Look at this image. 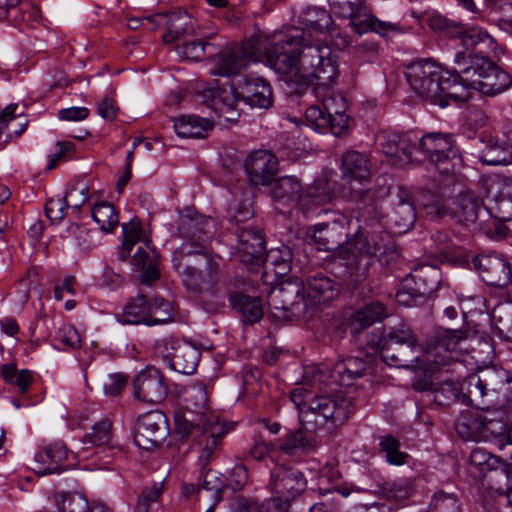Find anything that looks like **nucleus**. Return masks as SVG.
<instances>
[{
  "label": "nucleus",
  "mask_w": 512,
  "mask_h": 512,
  "mask_svg": "<svg viewBox=\"0 0 512 512\" xmlns=\"http://www.w3.org/2000/svg\"><path fill=\"white\" fill-rule=\"evenodd\" d=\"M276 73L289 75L298 82V93L315 85V93L329 89L339 75L337 56L331 48L301 29L274 34L267 45L260 38L247 39L241 44L217 53L215 75L231 76L240 73L250 62L261 59Z\"/></svg>",
  "instance_id": "obj_1"
},
{
  "label": "nucleus",
  "mask_w": 512,
  "mask_h": 512,
  "mask_svg": "<svg viewBox=\"0 0 512 512\" xmlns=\"http://www.w3.org/2000/svg\"><path fill=\"white\" fill-rule=\"evenodd\" d=\"M391 183L387 175H380L368 189H351L348 198L359 205L357 232L340 248L349 275V285L357 288L368 278L369 269L377 256L386 248L388 235L383 231L382 202L390 194Z\"/></svg>",
  "instance_id": "obj_2"
},
{
  "label": "nucleus",
  "mask_w": 512,
  "mask_h": 512,
  "mask_svg": "<svg viewBox=\"0 0 512 512\" xmlns=\"http://www.w3.org/2000/svg\"><path fill=\"white\" fill-rule=\"evenodd\" d=\"M338 286L327 274L310 273L305 282L285 281L274 287L268 295L271 315L281 321L310 318L318 306L338 294Z\"/></svg>",
  "instance_id": "obj_3"
},
{
  "label": "nucleus",
  "mask_w": 512,
  "mask_h": 512,
  "mask_svg": "<svg viewBox=\"0 0 512 512\" xmlns=\"http://www.w3.org/2000/svg\"><path fill=\"white\" fill-rule=\"evenodd\" d=\"M220 257L204 243L183 242L172 255L182 283L197 295H214L220 279Z\"/></svg>",
  "instance_id": "obj_4"
},
{
  "label": "nucleus",
  "mask_w": 512,
  "mask_h": 512,
  "mask_svg": "<svg viewBox=\"0 0 512 512\" xmlns=\"http://www.w3.org/2000/svg\"><path fill=\"white\" fill-rule=\"evenodd\" d=\"M419 204L431 220L450 216L465 226L478 225L480 229L490 232L492 213L471 190H465L459 194L452 210L447 199L430 191L421 194Z\"/></svg>",
  "instance_id": "obj_5"
},
{
  "label": "nucleus",
  "mask_w": 512,
  "mask_h": 512,
  "mask_svg": "<svg viewBox=\"0 0 512 512\" xmlns=\"http://www.w3.org/2000/svg\"><path fill=\"white\" fill-rule=\"evenodd\" d=\"M291 401L299 410V421L308 432H317L327 425L342 424L353 413L352 400L341 395L317 396L306 402L302 392H291Z\"/></svg>",
  "instance_id": "obj_6"
},
{
  "label": "nucleus",
  "mask_w": 512,
  "mask_h": 512,
  "mask_svg": "<svg viewBox=\"0 0 512 512\" xmlns=\"http://www.w3.org/2000/svg\"><path fill=\"white\" fill-rule=\"evenodd\" d=\"M269 187L274 201L285 205L295 204L306 216L318 207L329 204L333 197L332 189L325 179L316 180L303 189L299 178L287 175L275 178Z\"/></svg>",
  "instance_id": "obj_7"
},
{
  "label": "nucleus",
  "mask_w": 512,
  "mask_h": 512,
  "mask_svg": "<svg viewBox=\"0 0 512 512\" xmlns=\"http://www.w3.org/2000/svg\"><path fill=\"white\" fill-rule=\"evenodd\" d=\"M206 93L211 97L213 106L221 103L228 109H234L239 100L252 107L269 108L272 104V91L268 82L259 77L245 76L238 81L236 88H209Z\"/></svg>",
  "instance_id": "obj_8"
},
{
  "label": "nucleus",
  "mask_w": 512,
  "mask_h": 512,
  "mask_svg": "<svg viewBox=\"0 0 512 512\" xmlns=\"http://www.w3.org/2000/svg\"><path fill=\"white\" fill-rule=\"evenodd\" d=\"M173 317L174 309L169 301L159 296L148 298L142 293L131 298L123 311V323L127 324L154 326L168 323Z\"/></svg>",
  "instance_id": "obj_9"
},
{
  "label": "nucleus",
  "mask_w": 512,
  "mask_h": 512,
  "mask_svg": "<svg viewBox=\"0 0 512 512\" xmlns=\"http://www.w3.org/2000/svg\"><path fill=\"white\" fill-rule=\"evenodd\" d=\"M415 153H422L434 168L442 175H450L455 171L458 149L451 134L431 132L416 138Z\"/></svg>",
  "instance_id": "obj_10"
},
{
  "label": "nucleus",
  "mask_w": 512,
  "mask_h": 512,
  "mask_svg": "<svg viewBox=\"0 0 512 512\" xmlns=\"http://www.w3.org/2000/svg\"><path fill=\"white\" fill-rule=\"evenodd\" d=\"M428 26L434 31H441L451 37H459L463 47L468 50H475V53L466 55H479L495 49V40L483 29L473 27L464 29L460 22L446 18L441 14H433L428 18Z\"/></svg>",
  "instance_id": "obj_11"
},
{
  "label": "nucleus",
  "mask_w": 512,
  "mask_h": 512,
  "mask_svg": "<svg viewBox=\"0 0 512 512\" xmlns=\"http://www.w3.org/2000/svg\"><path fill=\"white\" fill-rule=\"evenodd\" d=\"M455 67L452 71H445L439 101L435 105L445 108L451 103L459 104L466 102L470 98V90L473 86L465 79L468 76H474L469 63V55L464 51H459L454 57Z\"/></svg>",
  "instance_id": "obj_12"
},
{
  "label": "nucleus",
  "mask_w": 512,
  "mask_h": 512,
  "mask_svg": "<svg viewBox=\"0 0 512 512\" xmlns=\"http://www.w3.org/2000/svg\"><path fill=\"white\" fill-rule=\"evenodd\" d=\"M176 432L183 438L197 440L201 447V458L210 461L215 450L218 449L226 430L219 422L218 416H210L204 422H196L195 418L176 420Z\"/></svg>",
  "instance_id": "obj_13"
},
{
  "label": "nucleus",
  "mask_w": 512,
  "mask_h": 512,
  "mask_svg": "<svg viewBox=\"0 0 512 512\" xmlns=\"http://www.w3.org/2000/svg\"><path fill=\"white\" fill-rule=\"evenodd\" d=\"M444 74L445 71L430 59L414 61L407 66L405 71L410 88L421 99L431 104L439 101Z\"/></svg>",
  "instance_id": "obj_14"
},
{
  "label": "nucleus",
  "mask_w": 512,
  "mask_h": 512,
  "mask_svg": "<svg viewBox=\"0 0 512 512\" xmlns=\"http://www.w3.org/2000/svg\"><path fill=\"white\" fill-rule=\"evenodd\" d=\"M307 481L297 469L277 466L271 471L268 489L276 496L271 498L273 509L288 512L290 502L306 489Z\"/></svg>",
  "instance_id": "obj_15"
},
{
  "label": "nucleus",
  "mask_w": 512,
  "mask_h": 512,
  "mask_svg": "<svg viewBox=\"0 0 512 512\" xmlns=\"http://www.w3.org/2000/svg\"><path fill=\"white\" fill-rule=\"evenodd\" d=\"M469 63L474 76H468L466 81L484 95L495 96L504 92L512 84V78L501 70L488 57L469 55Z\"/></svg>",
  "instance_id": "obj_16"
},
{
  "label": "nucleus",
  "mask_w": 512,
  "mask_h": 512,
  "mask_svg": "<svg viewBox=\"0 0 512 512\" xmlns=\"http://www.w3.org/2000/svg\"><path fill=\"white\" fill-rule=\"evenodd\" d=\"M441 272L433 265L416 267L402 282L397 293L399 303L410 305L418 298H425L436 291L440 285Z\"/></svg>",
  "instance_id": "obj_17"
},
{
  "label": "nucleus",
  "mask_w": 512,
  "mask_h": 512,
  "mask_svg": "<svg viewBox=\"0 0 512 512\" xmlns=\"http://www.w3.org/2000/svg\"><path fill=\"white\" fill-rule=\"evenodd\" d=\"M156 349L174 371L186 375L195 372L200 352L194 346L168 337L158 341Z\"/></svg>",
  "instance_id": "obj_18"
},
{
  "label": "nucleus",
  "mask_w": 512,
  "mask_h": 512,
  "mask_svg": "<svg viewBox=\"0 0 512 512\" xmlns=\"http://www.w3.org/2000/svg\"><path fill=\"white\" fill-rule=\"evenodd\" d=\"M168 434L169 426L165 414L151 411L137 419L134 440L138 447L151 450L159 446Z\"/></svg>",
  "instance_id": "obj_19"
},
{
  "label": "nucleus",
  "mask_w": 512,
  "mask_h": 512,
  "mask_svg": "<svg viewBox=\"0 0 512 512\" xmlns=\"http://www.w3.org/2000/svg\"><path fill=\"white\" fill-rule=\"evenodd\" d=\"M468 334L459 329L438 328L435 330L429 354L434 358L436 365L445 366L450 362L459 360L460 344L466 340Z\"/></svg>",
  "instance_id": "obj_20"
},
{
  "label": "nucleus",
  "mask_w": 512,
  "mask_h": 512,
  "mask_svg": "<svg viewBox=\"0 0 512 512\" xmlns=\"http://www.w3.org/2000/svg\"><path fill=\"white\" fill-rule=\"evenodd\" d=\"M473 263L488 285L506 287L512 283V267L503 255H480L474 258Z\"/></svg>",
  "instance_id": "obj_21"
},
{
  "label": "nucleus",
  "mask_w": 512,
  "mask_h": 512,
  "mask_svg": "<svg viewBox=\"0 0 512 512\" xmlns=\"http://www.w3.org/2000/svg\"><path fill=\"white\" fill-rule=\"evenodd\" d=\"M133 391L135 398L139 401L150 404L160 403L167 395L165 377L159 369L148 367L136 376Z\"/></svg>",
  "instance_id": "obj_22"
},
{
  "label": "nucleus",
  "mask_w": 512,
  "mask_h": 512,
  "mask_svg": "<svg viewBox=\"0 0 512 512\" xmlns=\"http://www.w3.org/2000/svg\"><path fill=\"white\" fill-rule=\"evenodd\" d=\"M478 159L484 165L498 166L512 163V140L487 133L478 137Z\"/></svg>",
  "instance_id": "obj_23"
},
{
  "label": "nucleus",
  "mask_w": 512,
  "mask_h": 512,
  "mask_svg": "<svg viewBox=\"0 0 512 512\" xmlns=\"http://www.w3.org/2000/svg\"><path fill=\"white\" fill-rule=\"evenodd\" d=\"M383 153L391 158L393 165L404 166L414 160L416 138L408 134L382 133L378 136Z\"/></svg>",
  "instance_id": "obj_24"
},
{
  "label": "nucleus",
  "mask_w": 512,
  "mask_h": 512,
  "mask_svg": "<svg viewBox=\"0 0 512 512\" xmlns=\"http://www.w3.org/2000/svg\"><path fill=\"white\" fill-rule=\"evenodd\" d=\"M245 166L251 185L269 187L278 171V158L269 151L261 150L251 154Z\"/></svg>",
  "instance_id": "obj_25"
},
{
  "label": "nucleus",
  "mask_w": 512,
  "mask_h": 512,
  "mask_svg": "<svg viewBox=\"0 0 512 512\" xmlns=\"http://www.w3.org/2000/svg\"><path fill=\"white\" fill-rule=\"evenodd\" d=\"M237 237L240 261L249 265L263 264L266 247L262 233L253 227H242Z\"/></svg>",
  "instance_id": "obj_26"
},
{
  "label": "nucleus",
  "mask_w": 512,
  "mask_h": 512,
  "mask_svg": "<svg viewBox=\"0 0 512 512\" xmlns=\"http://www.w3.org/2000/svg\"><path fill=\"white\" fill-rule=\"evenodd\" d=\"M397 202L387 215L386 224L394 234H403L409 231L416 221V210L409 192L400 190Z\"/></svg>",
  "instance_id": "obj_27"
},
{
  "label": "nucleus",
  "mask_w": 512,
  "mask_h": 512,
  "mask_svg": "<svg viewBox=\"0 0 512 512\" xmlns=\"http://www.w3.org/2000/svg\"><path fill=\"white\" fill-rule=\"evenodd\" d=\"M178 230L186 241L207 243L213 238L215 222L212 218L200 214H185L180 217Z\"/></svg>",
  "instance_id": "obj_28"
},
{
  "label": "nucleus",
  "mask_w": 512,
  "mask_h": 512,
  "mask_svg": "<svg viewBox=\"0 0 512 512\" xmlns=\"http://www.w3.org/2000/svg\"><path fill=\"white\" fill-rule=\"evenodd\" d=\"M165 20L167 33L164 34L165 43H172L182 37L194 33V19L184 10L173 11L169 14H157L147 16V21Z\"/></svg>",
  "instance_id": "obj_29"
},
{
  "label": "nucleus",
  "mask_w": 512,
  "mask_h": 512,
  "mask_svg": "<svg viewBox=\"0 0 512 512\" xmlns=\"http://www.w3.org/2000/svg\"><path fill=\"white\" fill-rule=\"evenodd\" d=\"M340 171L346 182L363 183L371 177V162L366 154L347 150L341 155Z\"/></svg>",
  "instance_id": "obj_30"
},
{
  "label": "nucleus",
  "mask_w": 512,
  "mask_h": 512,
  "mask_svg": "<svg viewBox=\"0 0 512 512\" xmlns=\"http://www.w3.org/2000/svg\"><path fill=\"white\" fill-rule=\"evenodd\" d=\"M67 456L65 445L61 442L54 443L36 453L32 470L40 476L60 473Z\"/></svg>",
  "instance_id": "obj_31"
},
{
  "label": "nucleus",
  "mask_w": 512,
  "mask_h": 512,
  "mask_svg": "<svg viewBox=\"0 0 512 512\" xmlns=\"http://www.w3.org/2000/svg\"><path fill=\"white\" fill-rule=\"evenodd\" d=\"M370 362L369 357L361 355L338 361L330 370V379L341 386H349L356 378L363 376Z\"/></svg>",
  "instance_id": "obj_32"
},
{
  "label": "nucleus",
  "mask_w": 512,
  "mask_h": 512,
  "mask_svg": "<svg viewBox=\"0 0 512 512\" xmlns=\"http://www.w3.org/2000/svg\"><path fill=\"white\" fill-rule=\"evenodd\" d=\"M380 355L382 360L388 365L397 368H409L419 362L420 354L423 348H415L399 345V342L392 344H381Z\"/></svg>",
  "instance_id": "obj_33"
},
{
  "label": "nucleus",
  "mask_w": 512,
  "mask_h": 512,
  "mask_svg": "<svg viewBox=\"0 0 512 512\" xmlns=\"http://www.w3.org/2000/svg\"><path fill=\"white\" fill-rule=\"evenodd\" d=\"M186 402L189 412L177 419L195 418L196 422H204L210 416H216L208 408V392L206 386L202 383L191 384L186 390Z\"/></svg>",
  "instance_id": "obj_34"
},
{
  "label": "nucleus",
  "mask_w": 512,
  "mask_h": 512,
  "mask_svg": "<svg viewBox=\"0 0 512 512\" xmlns=\"http://www.w3.org/2000/svg\"><path fill=\"white\" fill-rule=\"evenodd\" d=\"M470 463L479 467L481 472L488 471L485 477L490 480L508 479L512 474V467L500 458L491 455L483 449H474L470 454Z\"/></svg>",
  "instance_id": "obj_35"
},
{
  "label": "nucleus",
  "mask_w": 512,
  "mask_h": 512,
  "mask_svg": "<svg viewBox=\"0 0 512 512\" xmlns=\"http://www.w3.org/2000/svg\"><path fill=\"white\" fill-rule=\"evenodd\" d=\"M146 248L139 247L132 257V264L142 271L140 281L142 284L151 285L159 278V255L154 248L149 247L145 240Z\"/></svg>",
  "instance_id": "obj_36"
},
{
  "label": "nucleus",
  "mask_w": 512,
  "mask_h": 512,
  "mask_svg": "<svg viewBox=\"0 0 512 512\" xmlns=\"http://www.w3.org/2000/svg\"><path fill=\"white\" fill-rule=\"evenodd\" d=\"M350 25L353 30L358 34H364L366 32H375L379 35L386 37L392 33L403 32L399 24L381 21L375 16L370 14H362L356 12L350 17Z\"/></svg>",
  "instance_id": "obj_37"
},
{
  "label": "nucleus",
  "mask_w": 512,
  "mask_h": 512,
  "mask_svg": "<svg viewBox=\"0 0 512 512\" xmlns=\"http://www.w3.org/2000/svg\"><path fill=\"white\" fill-rule=\"evenodd\" d=\"M346 234L339 231L336 223H323L316 225L310 238L320 251H338L340 257V248L343 246V236Z\"/></svg>",
  "instance_id": "obj_38"
},
{
  "label": "nucleus",
  "mask_w": 512,
  "mask_h": 512,
  "mask_svg": "<svg viewBox=\"0 0 512 512\" xmlns=\"http://www.w3.org/2000/svg\"><path fill=\"white\" fill-rule=\"evenodd\" d=\"M388 315V311L383 303L379 301L366 303L354 313L351 330L354 333H359L374 323L383 321Z\"/></svg>",
  "instance_id": "obj_39"
},
{
  "label": "nucleus",
  "mask_w": 512,
  "mask_h": 512,
  "mask_svg": "<svg viewBox=\"0 0 512 512\" xmlns=\"http://www.w3.org/2000/svg\"><path fill=\"white\" fill-rule=\"evenodd\" d=\"M212 128L210 120L196 115H182L174 121L175 132L182 138H204Z\"/></svg>",
  "instance_id": "obj_40"
},
{
  "label": "nucleus",
  "mask_w": 512,
  "mask_h": 512,
  "mask_svg": "<svg viewBox=\"0 0 512 512\" xmlns=\"http://www.w3.org/2000/svg\"><path fill=\"white\" fill-rule=\"evenodd\" d=\"M229 299L233 308L241 313L245 323L254 324L263 317V305L259 298L233 293Z\"/></svg>",
  "instance_id": "obj_41"
},
{
  "label": "nucleus",
  "mask_w": 512,
  "mask_h": 512,
  "mask_svg": "<svg viewBox=\"0 0 512 512\" xmlns=\"http://www.w3.org/2000/svg\"><path fill=\"white\" fill-rule=\"evenodd\" d=\"M41 14L39 8L29 2L21 4L18 8H13L7 16L2 19L7 20L11 25L23 30L40 20Z\"/></svg>",
  "instance_id": "obj_42"
},
{
  "label": "nucleus",
  "mask_w": 512,
  "mask_h": 512,
  "mask_svg": "<svg viewBox=\"0 0 512 512\" xmlns=\"http://www.w3.org/2000/svg\"><path fill=\"white\" fill-rule=\"evenodd\" d=\"M486 196L493 201L512 199V178L493 175L482 180Z\"/></svg>",
  "instance_id": "obj_43"
},
{
  "label": "nucleus",
  "mask_w": 512,
  "mask_h": 512,
  "mask_svg": "<svg viewBox=\"0 0 512 512\" xmlns=\"http://www.w3.org/2000/svg\"><path fill=\"white\" fill-rule=\"evenodd\" d=\"M459 386L461 398H466L471 404L476 405L481 409L486 408L484 406H480L481 404H484V397L488 396V393L485 392L479 372L467 376L461 383H459Z\"/></svg>",
  "instance_id": "obj_44"
},
{
  "label": "nucleus",
  "mask_w": 512,
  "mask_h": 512,
  "mask_svg": "<svg viewBox=\"0 0 512 512\" xmlns=\"http://www.w3.org/2000/svg\"><path fill=\"white\" fill-rule=\"evenodd\" d=\"M223 487V480L215 472L208 471L197 488V499L203 502L212 501L214 504H218L222 500Z\"/></svg>",
  "instance_id": "obj_45"
},
{
  "label": "nucleus",
  "mask_w": 512,
  "mask_h": 512,
  "mask_svg": "<svg viewBox=\"0 0 512 512\" xmlns=\"http://www.w3.org/2000/svg\"><path fill=\"white\" fill-rule=\"evenodd\" d=\"M60 509L62 512H113L104 504H89L88 500L79 493L63 495Z\"/></svg>",
  "instance_id": "obj_46"
},
{
  "label": "nucleus",
  "mask_w": 512,
  "mask_h": 512,
  "mask_svg": "<svg viewBox=\"0 0 512 512\" xmlns=\"http://www.w3.org/2000/svg\"><path fill=\"white\" fill-rule=\"evenodd\" d=\"M278 441L279 450L289 456H294L299 452H306L313 448L311 439L304 435L302 429L289 432Z\"/></svg>",
  "instance_id": "obj_47"
},
{
  "label": "nucleus",
  "mask_w": 512,
  "mask_h": 512,
  "mask_svg": "<svg viewBox=\"0 0 512 512\" xmlns=\"http://www.w3.org/2000/svg\"><path fill=\"white\" fill-rule=\"evenodd\" d=\"M176 50L179 56L195 61H200L205 57H211L216 54V48L214 45L202 40L184 42L183 44L178 45Z\"/></svg>",
  "instance_id": "obj_48"
},
{
  "label": "nucleus",
  "mask_w": 512,
  "mask_h": 512,
  "mask_svg": "<svg viewBox=\"0 0 512 512\" xmlns=\"http://www.w3.org/2000/svg\"><path fill=\"white\" fill-rule=\"evenodd\" d=\"M393 342H399V345L402 346L409 345L410 347L422 348L414 331L405 323H400L392 327L391 330L379 340L378 345L392 344Z\"/></svg>",
  "instance_id": "obj_49"
},
{
  "label": "nucleus",
  "mask_w": 512,
  "mask_h": 512,
  "mask_svg": "<svg viewBox=\"0 0 512 512\" xmlns=\"http://www.w3.org/2000/svg\"><path fill=\"white\" fill-rule=\"evenodd\" d=\"M94 221L105 232L113 231L119 223V216L114 206L108 202H101L91 210Z\"/></svg>",
  "instance_id": "obj_50"
},
{
  "label": "nucleus",
  "mask_w": 512,
  "mask_h": 512,
  "mask_svg": "<svg viewBox=\"0 0 512 512\" xmlns=\"http://www.w3.org/2000/svg\"><path fill=\"white\" fill-rule=\"evenodd\" d=\"M381 452L385 453L386 461L390 465H404L407 463L409 455L400 450V442L392 435L380 437L379 442Z\"/></svg>",
  "instance_id": "obj_51"
},
{
  "label": "nucleus",
  "mask_w": 512,
  "mask_h": 512,
  "mask_svg": "<svg viewBox=\"0 0 512 512\" xmlns=\"http://www.w3.org/2000/svg\"><path fill=\"white\" fill-rule=\"evenodd\" d=\"M377 493L383 498L399 502L410 497L412 493V485L407 479L385 482L379 486Z\"/></svg>",
  "instance_id": "obj_52"
},
{
  "label": "nucleus",
  "mask_w": 512,
  "mask_h": 512,
  "mask_svg": "<svg viewBox=\"0 0 512 512\" xmlns=\"http://www.w3.org/2000/svg\"><path fill=\"white\" fill-rule=\"evenodd\" d=\"M17 108V104H9L0 111V133L7 129L10 123L14 121H19V129H13L10 133H8V138H12L13 135L15 137H19L25 131L28 125V120L26 116L22 113H16Z\"/></svg>",
  "instance_id": "obj_53"
},
{
  "label": "nucleus",
  "mask_w": 512,
  "mask_h": 512,
  "mask_svg": "<svg viewBox=\"0 0 512 512\" xmlns=\"http://www.w3.org/2000/svg\"><path fill=\"white\" fill-rule=\"evenodd\" d=\"M461 398L459 382L444 380L435 385L433 389V400L438 405H450Z\"/></svg>",
  "instance_id": "obj_54"
},
{
  "label": "nucleus",
  "mask_w": 512,
  "mask_h": 512,
  "mask_svg": "<svg viewBox=\"0 0 512 512\" xmlns=\"http://www.w3.org/2000/svg\"><path fill=\"white\" fill-rule=\"evenodd\" d=\"M302 23L316 31H326L332 23L330 14L318 7H310L301 15Z\"/></svg>",
  "instance_id": "obj_55"
},
{
  "label": "nucleus",
  "mask_w": 512,
  "mask_h": 512,
  "mask_svg": "<svg viewBox=\"0 0 512 512\" xmlns=\"http://www.w3.org/2000/svg\"><path fill=\"white\" fill-rule=\"evenodd\" d=\"M122 229L124 241L123 251L120 257L121 260H124L130 254L133 246L141 240L142 227L140 221L132 219L128 223H124Z\"/></svg>",
  "instance_id": "obj_56"
},
{
  "label": "nucleus",
  "mask_w": 512,
  "mask_h": 512,
  "mask_svg": "<svg viewBox=\"0 0 512 512\" xmlns=\"http://www.w3.org/2000/svg\"><path fill=\"white\" fill-rule=\"evenodd\" d=\"M479 375L488 396L499 392L505 383H509V378L505 372H500L493 368L480 370Z\"/></svg>",
  "instance_id": "obj_57"
},
{
  "label": "nucleus",
  "mask_w": 512,
  "mask_h": 512,
  "mask_svg": "<svg viewBox=\"0 0 512 512\" xmlns=\"http://www.w3.org/2000/svg\"><path fill=\"white\" fill-rule=\"evenodd\" d=\"M430 509L431 512H461V505L454 493L438 491L432 498Z\"/></svg>",
  "instance_id": "obj_58"
},
{
  "label": "nucleus",
  "mask_w": 512,
  "mask_h": 512,
  "mask_svg": "<svg viewBox=\"0 0 512 512\" xmlns=\"http://www.w3.org/2000/svg\"><path fill=\"white\" fill-rule=\"evenodd\" d=\"M488 209L493 217L490 221V227L494 225L499 234H505V227L503 225L498 227L496 221L501 223L512 222V199L494 201V206Z\"/></svg>",
  "instance_id": "obj_59"
},
{
  "label": "nucleus",
  "mask_w": 512,
  "mask_h": 512,
  "mask_svg": "<svg viewBox=\"0 0 512 512\" xmlns=\"http://www.w3.org/2000/svg\"><path fill=\"white\" fill-rule=\"evenodd\" d=\"M88 193L89 188L84 182L72 185L63 197L66 208L78 212L88 200Z\"/></svg>",
  "instance_id": "obj_60"
},
{
  "label": "nucleus",
  "mask_w": 512,
  "mask_h": 512,
  "mask_svg": "<svg viewBox=\"0 0 512 512\" xmlns=\"http://www.w3.org/2000/svg\"><path fill=\"white\" fill-rule=\"evenodd\" d=\"M110 438L111 422L109 420H102L93 426L92 432L85 435L83 443L101 446L107 444Z\"/></svg>",
  "instance_id": "obj_61"
},
{
  "label": "nucleus",
  "mask_w": 512,
  "mask_h": 512,
  "mask_svg": "<svg viewBox=\"0 0 512 512\" xmlns=\"http://www.w3.org/2000/svg\"><path fill=\"white\" fill-rule=\"evenodd\" d=\"M291 251L288 248L283 250H271L265 252L264 262H268L275 267V273L285 275L290 270Z\"/></svg>",
  "instance_id": "obj_62"
},
{
  "label": "nucleus",
  "mask_w": 512,
  "mask_h": 512,
  "mask_svg": "<svg viewBox=\"0 0 512 512\" xmlns=\"http://www.w3.org/2000/svg\"><path fill=\"white\" fill-rule=\"evenodd\" d=\"M234 512H275L269 500L260 503L254 498L239 497L234 503Z\"/></svg>",
  "instance_id": "obj_63"
},
{
  "label": "nucleus",
  "mask_w": 512,
  "mask_h": 512,
  "mask_svg": "<svg viewBox=\"0 0 512 512\" xmlns=\"http://www.w3.org/2000/svg\"><path fill=\"white\" fill-rule=\"evenodd\" d=\"M161 493V484H154L151 487L144 488L138 497L135 512H149L151 504L157 501Z\"/></svg>",
  "instance_id": "obj_64"
}]
</instances>
